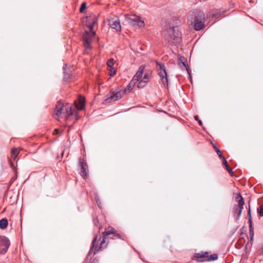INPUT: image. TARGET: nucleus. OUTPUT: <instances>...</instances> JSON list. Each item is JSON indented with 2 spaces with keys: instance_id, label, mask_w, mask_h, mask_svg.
Masks as SVG:
<instances>
[{
  "instance_id": "f257e3e1",
  "label": "nucleus",
  "mask_w": 263,
  "mask_h": 263,
  "mask_svg": "<svg viewBox=\"0 0 263 263\" xmlns=\"http://www.w3.org/2000/svg\"><path fill=\"white\" fill-rule=\"evenodd\" d=\"M55 118L66 126H70L74 123L78 119L77 111L70 103H63L58 102L55 107Z\"/></svg>"
},
{
  "instance_id": "f03ea898",
  "label": "nucleus",
  "mask_w": 263,
  "mask_h": 263,
  "mask_svg": "<svg viewBox=\"0 0 263 263\" xmlns=\"http://www.w3.org/2000/svg\"><path fill=\"white\" fill-rule=\"evenodd\" d=\"M83 23L89 30H85L83 34V44L87 53L92 49V38L96 35V32L93 30L94 26L98 23V17L93 14L86 16L83 20Z\"/></svg>"
},
{
  "instance_id": "7ed1b4c3",
  "label": "nucleus",
  "mask_w": 263,
  "mask_h": 263,
  "mask_svg": "<svg viewBox=\"0 0 263 263\" xmlns=\"http://www.w3.org/2000/svg\"><path fill=\"white\" fill-rule=\"evenodd\" d=\"M110 234H114L115 238L123 239V235L122 234L115 230L114 228L108 227L105 228L104 232L102 233V237H100L97 242V237L93 240L91 249H94L95 253L106 247L107 243L106 242V239L107 236Z\"/></svg>"
},
{
  "instance_id": "20e7f679",
  "label": "nucleus",
  "mask_w": 263,
  "mask_h": 263,
  "mask_svg": "<svg viewBox=\"0 0 263 263\" xmlns=\"http://www.w3.org/2000/svg\"><path fill=\"white\" fill-rule=\"evenodd\" d=\"M205 15L203 12L198 10H194L188 17V23L194 25L196 30H200L204 27Z\"/></svg>"
},
{
  "instance_id": "39448f33",
  "label": "nucleus",
  "mask_w": 263,
  "mask_h": 263,
  "mask_svg": "<svg viewBox=\"0 0 263 263\" xmlns=\"http://www.w3.org/2000/svg\"><path fill=\"white\" fill-rule=\"evenodd\" d=\"M164 37L165 40L171 44H178L181 41V33L177 27L169 25L164 31Z\"/></svg>"
},
{
  "instance_id": "423d86ee",
  "label": "nucleus",
  "mask_w": 263,
  "mask_h": 263,
  "mask_svg": "<svg viewBox=\"0 0 263 263\" xmlns=\"http://www.w3.org/2000/svg\"><path fill=\"white\" fill-rule=\"evenodd\" d=\"M127 90H120L118 91H110L107 95L105 101L106 103L114 102L122 98L124 95L126 94Z\"/></svg>"
},
{
  "instance_id": "0eeeda50",
  "label": "nucleus",
  "mask_w": 263,
  "mask_h": 263,
  "mask_svg": "<svg viewBox=\"0 0 263 263\" xmlns=\"http://www.w3.org/2000/svg\"><path fill=\"white\" fill-rule=\"evenodd\" d=\"M127 23L134 27H142L145 25L144 21L139 16L134 15H125Z\"/></svg>"
},
{
  "instance_id": "6e6552de",
  "label": "nucleus",
  "mask_w": 263,
  "mask_h": 263,
  "mask_svg": "<svg viewBox=\"0 0 263 263\" xmlns=\"http://www.w3.org/2000/svg\"><path fill=\"white\" fill-rule=\"evenodd\" d=\"M145 68V66H141L140 67L138 71L137 72L135 76L134 77L133 79L128 84L127 88L125 89L127 90L126 93H129L130 91L134 88L136 84L138 82L139 79L142 76L143 74V69Z\"/></svg>"
},
{
  "instance_id": "1a4fd4ad",
  "label": "nucleus",
  "mask_w": 263,
  "mask_h": 263,
  "mask_svg": "<svg viewBox=\"0 0 263 263\" xmlns=\"http://www.w3.org/2000/svg\"><path fill=\"white\" fill-rule=\"evenodd\" d=\"M156 66L157 70L158 71V74L160 78H161V80L162 83L164 84H167L168 83V79H167V74L166 71V69L165 67L163 64H161L158 62L156 61Z\"/></svg>"
},
{
  "instance_id": "9d476101",
  "label": "nucleus",
  "mask_w": 263,
  "mask_h": 263,
  "mask_svg": "<svg viewBox=\"0 0 263 263\" xmlns=\"http://www.w3.org/2000/svg\"><path fill=\"white\" fill-rule=\"evenodd\" d=\"M10 245L9 240L5 236H0V254H5Z\"/></svg>"
},
{
  "instance_id": "9b49d317",
  "label": "nucleus",
  "mask_w": 263,
  "mask_h": 263,
  "mask_svg": "<svg viewBox=\"0 0 263 263\" xmlns=\"http://www.w3.org/2000/svg\"><path fill=\"white\" fill-rule=\"evenodd\" d=\"M110 27L115 29L117 32L121 31V26L119 20L118 18H112L109 20Z\"/></svg>"
},
{
  "instance_id": "f8f14e48",
  "label": "nucleus",
  "mask_w": 263,
  "mask_h": 263,
  "mask_svg": "<svg viewBox=\"0 0 263 263\" xmlns=\"http://www.w3.org/2000/svg\"><path fill=\"white\" fill-rule=\"evenodd\" d=\"M138 82L137 87L139 88H142L146 86L148 82V73L146 71H143L142 76L139 79Z\"/></svg>"
},
{
  "instance_id": "ddd939ff",
  "label": "nucleus",
  "mask_w": 263,
  "mask_h": 263,
  "mask_svg": "<svg viewBox=\"0 0 263 263\" xmlns=\"http://www.w3.org/2000/svg\"><path fill=\"white\" fill-rule=\"evenodd\" d=\"M79 164L82 169V176L85 178L87 176L88 169L87 164L83 158H80Z\"/></svg>"
},
{
  "instance_id": "4468645a",
  "label": "nucleus",
  "mask_w": 263,
  "mask_h": 263,
  "mask_svg": "<svg viewBox=\"0 0 263 263\" xmlns=\"http://www.w3.org/2000/svg\"><path fill=\"white\" fill-rule=\"evenodd\" d=\"M85 99L83 97L79 96L77 101H75V107L78 110H82L85 107Z\"/></svg>"
},
{
  "instance_id": "2eb2a0df",
  "label": "nucleus",
  "mask_w": 263,
  "mask_h": 263,
  "mask_svg": "<svg viewBox=\"0 0 263 263\" xmlns=\"http://www.w3.org/2000/svg\"><path fill=\"white\" fill-rule=\"evenodd\" d=\"M236 199L238 203V209L239 210H241L242 211L243 209V205L245 204L243 199L240 194L237 195Z\"/></svg>"
},
{
  "instance_id": "dca6fc26",
  "label": "nucleus",
  "mask_w": 263,
  "mask_h": 263,
  "mask_svg": "<svg viewBox=\"0 0 263 263\" xmlns=\"http://www.w3.org/2000/svg\"><path fill=\"white\" fill-rule=\"evenodd\" d=\"M195 257L197 258V261H198V260H204L205 257H208V253L205 252L204 253H199L195 254Z\"/></svg>"
},
{
  "instance_id": "f3484780",
  "label": "nucleus",
  "mask_w": 263,
  "mask_h": 263,
  "mask_svg": "<svg viewBox=\"0 0 263 263\" xmlns=\"http://www.w3.org/2000/svg\"><path fill=\"white\" fill-rule=\"evenodd\" d=\"M180 67L181 68H184L186 69V70L187 71L189 76L191 77V70H190L189 67H188V65L187 64H186V63L185 62H183L182 61L181 59H180Z\"/></svg>"
},
{
  "instance_id": "a211bd4d",
  "label": "nucleus",
  "mask_w": 263,
  "mask_h": 263,
  "mask_svg": "<svg viewBox=\"0 0 263 263\" xmlns=\"http://www.w3.org/2000/svg\"><path fill=\"white\" fill-rule=\"evenodd\" d=\"M11 158L15 160L19 153V150L17 148H13L11 149Z\"/></svg>"
},
{
  "instance_id": "6ab92c4d",
  "label": "nucleus",
  "mask_w": 263,
  "mask_h": 263,
  "mask_svg": "<svg viewBox=\"0 0 263 263\" xmlns=\"http://www.w3.org/2000/svg\"><path fill=\"white\" fill-rule=\"evenodd\" d=\"M217 258H218V256L216 254H213V255H211L209 257L206 258L205 259L198 260V262H202V261H212V260H215L217 259Z\"/></svg>"
},
{
  "instance_id": "aec40b11",
  "label": "nucleus",
  "mask_w": 263,
  "mask_h": 263,
  "mask_svg": "<svg viewBox=\"0 0 263 263\" xmlns=\"http://www.w3.org/2000/svg\"><path fill=\"white\" fill-rule=\"evenodd\" d=\"M8 226V221L6 219H2L0 220V228L5 229Z\"/></svg>"
},
{
  "instance_id": "412c9836",
  "label": "nucleus",
  "mask_w": 263,
  "mask_h": 263,
  "mask_svg": "<svg viewBox=\"0 0 263 263\" xmlns=\"http://www.w3.org/2000/svg\"><path fill=\"white\" fill-rule=\"evenodd\" d=\"M250 226H249L250 235V237H251V241H252L253 239V237H254V230H253V228L252 227V221H251V219H250Z\"/></svg>"
},
{
  "instance_id": "4be33fe9",
  "label": "nucleus",
  "mask_w": 263,
  "mask_h": 263,
  "mask_svg": "<svg viewBox=\"0 0 263 263\" xmlns=\"http://www.w3.org/2000/svg\"><path fill=\"white\" fill-rule=\"evenodd\" d=\"M213 147H214V149L215 150L216 152L217 153V155L219 157V158L221 159H224V157L221 155L219 149L215 145H213Z\"/></svg>"
},
{
  "instance_id": "5701e85b",
  "label": "nucleus",
  "mask_w": 263,
  "mask_h": 263,
  "mask_svg": "<svg viewBox=\"0 0 263 263\" xmlns=\"http://www.w3.org/2000/svg\"><path fill=\"white\" fill-rule=\"evenodd\" d=\"M109 74L110 76L112 77L116 74V71L114 67H109Z\"/></svg>"
},
{
  "instance_id": "b1692460",
  "label": "nucleus",
  "mask_w": 263,
  "mask_h": 263,
  "mask_svg": "<svg viewBox=\"0 0 263 263\" xmlns=\"http://www.w3.org/2000/svg\"><path fill=\"white\" fill-rule=\"evenodd\" d=\"M114 65V60L113 59H109L107 62V65L108 67H113Z\"/></svg>"
},
{
  "instance_id": "393cba45",
  "label": "nucleus",
  "mask_w": 263,
  "mask_h": 263,
  "mask_svg": "<svg viewBox=\"0 0 263 263\" xmlns=\"http://www.w3.org/2000/svg\"><path fill=\"white\" fill-rule=\"evenodd\" d=\"M86 8V4L85 3H83L81 4V7L80 8V12H83Z\"/></svg>"
},
{
  "instance_id": "a878e982",
  "label": "nucleus",
  "mask_w": 263,
  "mask_h": 263,
  "mask_svg": "<svg viewBox=\"0 0 263 263\" xmlns=\"http://www.w3.org/2000/svg\"><path fill=\"white\" fill-rule=\"evenodd\" d=\"M257 211L259 213L260 216H263V205L260 206L257 209Z\"/></svg>"
},
{
  "instance_id": "bb28decb",
  "label": "nucleus",
  "mask_w": 263,
  "mask_h": 263,
  "mask_svg": "<svg viewBox=\"0 0 263 263\" xmlns=\"http://www.w3.org/2000/svg\"><path fill=\"white\" fill-rule=\"evenodd\" d=\"M53 133L54 135H58L61 133V130L59 129H55Z\"/></svg>"
},
{
  "instance_id": "cd10ccee",
  "label": "nucleus",
  "mask_w": 263,
  "mask_h": 263,
  "mask_svg": "<svg viewBox=\"0 0 263 263\" xmlns=\"http://www.w3.org/2000/svg\"><path fill=\"white\" fill-rule=\"evenodd\" d=\"M223 161V164L224 166L227 165L228 164L227 161L226 160V159L224 158V159H222Z\"/></svg>"
},
{
  "instance_id": "c85d7f7f",
  "label": "nucleus",
  "mask_w": 263,
  "mask_h": 263,
  "mask_svg": "<svg viewBox=\"0 0 263 263\" xmlns=\"http://www.w3.org/2000/svg\"><path fill=\"white\" fill-rule=\"evenodd\" d=\"M227 171L229 173V174H230L231 176H233V171H232V169H231V168H229Z\"/></svg>"
},
{
  "instance_id": "c756f323",
  "label": "nucleus",
  "mask_w": 263,
  "mask_h": 263,
  "mask_svg": "<svg viewBox=\"0 0 263 263\" xmlns=\"http://www.w3.org/2000/svg\"><path fill=\"white\" fill-rule=\"evenodd\" d=\"M227 171L229 173V174H230L231 176H233V171H232V169H231V168H229Z\"/></svg>"
},
{
  "instance_id": "7c9ffc66",
  "label": "nucleus",
  "mask_w": 263,
  "mask_h": 263,
  "mask_svg": "<svg viewBox=\"0 0 263 263\" xmlns=\"http://www.w3.org/2000/svg\"><path fill=\"white\" fill-rule=\"evenodd\" d=\"M242 211L241 210H238V213H237V219L239 218L241 214Z\"/></svg>"
},
{
  "instance_id": "2f4dec72",
  "label": "nucleus",
  "mask_w": 263,
  "mask_h": 263,
  "mask_svg": "<svg viewBox=\"0 0 263 263\" xmlns=\"http://www.w3.org/2000/svg\"><path fill=\"white\" fill-rule=\"evenodd\" d=\"M248 215L249 216L250 218H249V219H251V211H250V209L249 208V210H248Z\"/></svg>"
},
{
  "instance_id": "473e14b6",
  "label": "nucleus",
  "mask_w": 263,
  "mask_h": 263,
  "mask_svg": "<svg viewBox=\"0 0 263 263\" xmlns=\"http://www.w3.org/2000/svg\"><path fill=\"white\" fill-rule=\"evenodd\" d=\"M226 170L228 171L229 168H230V167L229 166V164H227V165L224 166Z\"/></svg>"
},
{
  "instance_id": "72a5a7b5",
  "label": "nucleus",
  "mask_w": 263,
  "mask_h": 263,
  "mask_svg": "<svg viewBox=\"0 0 263 263\" xmlns=\"http://www.w3.org/2000/svg\"><path fill=\"white\" fill-rule=\"evenodd\" d=\"M226 170L228 171L229 168H230V167L229 166V164H227V165L224 166Z\"/></svg>"
},
{
  "instance_id": "f704fd0d",
  "label": "nucleus",
  "mask_w": 263,
  "mask_h": 263,
  "mask_svg": "<svg viewBox=\"0 0 263 263\" xmlns=\"http://www.w3.org/2000/svg\"><path fill=\"white\" fill-rule=\"evenodd\" d=\"M194 119H195L196 120H197V121H198V120H199V118H198V117L197 116H195L194 117Z\"/></svg>"
},
{
  "instance_id": "c9c22d12",
  "label": "nucleus",
  "mask_w": 263,
  "mask_h": 263,
  "mask_svg": "<svg viewBox=\"0 0 263 263\" xmlns=\"http://www.w3.org/2000/svg\"><path fill=\"white\" fill-rule=\"evenodd\" d=\"M198 121L199 125H202V121L200 120H199Z\"/></svg>"
},
{
  "instance_id": "e433bc0d",
  "label": "nucleus",
  "mask_w": 263,
  "mask_h": 263,
  "mask_svg": "<svg viewBox=\"0 0 263 263\" xmlns=\"http://www.w3.org/2000/svg\"><path fill=\"white\" fill-rule=\"evenodd\" d=\"M10 166H11V167L12 168V167H13V164H12V162H10Z\"/></svg>"
},
{
  "instance_id": "4c0bfd02",
  "label": "nucleus",
  "mask_w": 263,
  "mask_h": 263,
  "mask_svg": "<svg viewBox=\"0 0 263 263\" xmlns=\"http://www.w3.org/2000/svg\"><path fill=\"white\" fill-rule=\"evenodd\" d=\"M213 17H215V14H213Z\"/></svg>"
}]
</instances>
